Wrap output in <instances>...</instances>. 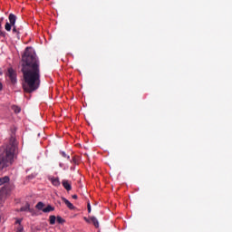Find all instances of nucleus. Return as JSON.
<instances>
[{
	"label": "nucleus",
	"mask_w": 232,
	"mask_h": 232,
	"mask_svg": "<svg viewBox=\"0 0 232 232\" xmlns=\"http://www.w3.org/2000/svg\"><path fill=\"white\" fill-rule=\"evenodd\" d=\"M22 73L24 82L22 84L25 93H34L41 86V69L39 60L32 47H26L22 55Z\"/></svg>",
	"instance_id": "nucleus-1"
},
{
	"label": "nucleus",
	"mask_w": 232,
	"mask_h": 232,
	"mask_svg": "<svg viewBox=\"0 0 232 232\" xmlns=\"http://www.w3.org/2000/svg\"><path fill=\"white\" fill-rule=\"evenodd\" d=\"M16 150L17 142L15 141V137L11 136L9 143L4 147V151L0 154V171H3L5 168H8V166H12Z\"/></svg>",
	"instance_id": "nucleus-2"
},
{
	"label": "nucleus",
	"mask_w": 232,
	"mask_h": 232,
	"mask_svg": "<svg viewBox=\"0 0 232 232\" xmlns=\"http://www.w3.org/2000/svg\"><path fill=\"white\" fill-rule=\"evenodd\" d=\"M7 77H9L11 83L13 85L17 84V72L14 70V68H8L7 70Z\"/></svg>",
	"instance_id": "nucleus-3"
},
{
	"label": "nucleus",
	"mask_w": 232,
	"mask_h": 232,
	"mask_svg": "<svg viewBox=\"0 0 232 232\" xmlns=\"http://www.w3.org/2000/svg\"><path fill=\"white\" fill-rule=\"evenodd\" d=\"M9 193H10V187L8 185H5L1 188V189H0V204H3V200H5V198Z\"/></svg>",
	"instance_id": "nucleus-4"
},
{
	"label": "nucleus",
	"mask_w": 232,
	"mask_h": 232,
	"mask_svg": "<svg viewBox=\"0 0 232 232\" xmlns=\"http://www.w3.org/2000/svg\"><path fill=\"white\" fill-rule=\"evenodd\" d=\"M62 185L63 186L64 189H66V191H72V182H70L68 179H63L62 181Z\"/></svg>",
	"instance_id": "nucleus-5"
},
{
	"label": "nucleus",
	"mask_w": 232,
	"mask_h": 232,
	"mask_svg": "<svg viewBox=\"0 0 232 232\" xmlns=\"http://www.w3.org/2000/svg\"><path fill=\"white\" fill-rule=\"evenodd\" d=\"M62 200L63 202H64L65 206H67L69 209H75V206H73V204H72V202H70V200H68L66 198L62 197Z\"/></svg>",
	"instance_id": "nucleus-6"
},
{
	"label": "nucleus",
	"mask_w": 232,
	"mask_h": 232,
	"mask_svg": "<svg viewBox=\"0 0 232 232\" xmlns=\"http://www.w3.org/2000/svg\"><path fill=\"white\" fill-rule=\"evenodd\" d=\"M9 24L15 26V21H17V16L14 14H10L9 16Z\"/></svg>",
	"instance_id": "nucleus-7"
},
{
	"label": "nucleus",
	"mask_w": 232,
	"mask_h": 232,
	"mask_svg": "<svg viewBox=\"0 0 232 232\" xmlns=\"http://www.w3.org/2000/svg\"><path fill=\"white\" fill-rule=\"evenodd\" d=\"M50 180L53 186H55L56 188H59V186H61V181L59 180V178H51Z\"/></svg>",
	"instance_id": "nucleus-8"
},
{
	"label": "nucleus",
	"mask_w": 232,
	"mask_h": 232,
	"mask_svg": "<svg viewBox=\"0 0 232 232\" xmlns=\"http://www.w3.org/2000/svg\"><path fill=\"white\" fill-rule=\"evenodd\" d=\"M10 182V177L5 176L0 178V186H3V184H8Z\"/></svg>",
	"instance_id": "nucleus-9"
},
{
	"label": "nucleus",
	"mask_w": 232,
	"mask_h": 232,
	"mask_svg": "<svg viewBox=\"0 0 232 232\" xmlns=\"http://www.w3.org/2000/svg\"><path fill=\"white\" fill-rule=\"evenodd\" d=\"M52 211H55V207H52V205H47V207L43 209V213H50Z\"/></svg>",
	"instance_id": "nucleus-10"
},
{
	"label": "nucleus",
	"mask_w": 232,
	"mask_h": 232,
	"mask_svg": "<svg viewBox=\"0 0 232 232\" xmlns=\"http://www.w3.org/2000/svg\"><path fill=\"white\" fill-rule=\"evenodd\" d=\"M90 219H91V222H92L94 227L98 228L99 227V220H97V218L91 217Z\"/></svg>",
	"instance_id": "nucleus-11"
},
{
	"label": "nucleus",
	"mask_w": 232,
	"mask_h": 232,
	"mask_svg": "<svg viewBox=\"0 0 232 232\" xmlns=\"http://www.w3.org/2000/svg\"><path fill=\"white\" fill-rule=\"evenodd\" d=\"M36 209H38L39 211H43L44 208V203H43V201H39L36 206H35Z\"/></svg>",
	"instance_id": "nucleus-12"
},
{
	"label": "nucleus",
	"mask_w": 232,
	"mask_h": 232,
	"mask_svg": "<svg viewBox=\"0 0 232 232\" xmlns=\"http://www.w3.org/2000/svg\"><path fill=\"white\" fill-rule=\"evenodd\" d=\"M55 220H57V217L54 215L49 217V224H51V226L55 224Z\"/></svg>",
	"instance_id": "nucleus-13"
},
{
	"label": "nucleus",
	"mask_w": 232,
	"mask_h": 232,
	"mask_svg": "<svg viewBox=\"0 0 232 232\" xmlns=\"http://www.w3.org/2000/svg\"><path fill=\"white\" fill-rule=\"evenodd\" d=\"M12 110L14 111V113H21V107L13 105Z\"/></svg>",
	"instance_id": "nucleus-14"
},
{
	"label": "nucleus",
	"mask_w": 232,
	"mask_h": 232,
	"mask_svg": "<svg viewBox=\"0 0 232 232\" xmlns=\"http://www.w3.org/2000/svg\"><path fill=\"white\" fill-rule=\"evenodd\" d=\"M56 222L58 224H64V222H66V220L64 218H63L61 216H57L56 217Z\"/></svg>",
	"instance_id": "nucleus-15"
},
{
	"label": "nucleus",
	"mask_w": 232,
	"mask_h": 232,
	"mask_svg": "<svg viewBox=\"0 0 232 232\" xmlns=\"http://www.w3.org/2000/svg\"><path fill=\"white\" fill-rule=\"evenodd\" d=\"M20 211H30V204L26 203V205L24 207H22L20 208Z\"/></svg>",
	"instance_id": "nucleus-16"
},
{
	"label": "nucleus",
	"mask_w": 232,
	"mask_h": 232,
	"mask_svg": "<svg viewBox=\"0 0 232 232\" xmlns=\"http://www.w3.org/2000/svg\"><path fill=\"white\" fill-rule=\"evenodd\" d=\"M12 24H10V23L6 22L5 23V28L6 30V32H10L12 30Z\"/></svg>",
	"instance_id": "nucleus-17"
},
{
	"label": "nucleus",
	"mask_w": 232,
	"mask_h": 232,
	"mask_svg": "<svg viewBox=\"0 0 232 232\" xmlns=\"http://www.w3.org/2000/svg\"><path fill=\"white\" fill-rule=\"evenodd\" d=\"M21 30V28H18L17 29V26H15V25H13V34H17V35H19V34H20V31Z\"/></svg>",
	"instance_id": "nucleus-18"
},
{
	"label": "nucleus",
	"mask_w": 232,
	"mask_h": 232,
	"mask_svg": "<svg viewBox=\"0 0 232 232\" xmlns=\"http://www.w3.org/2000/svg\"><path fill=\"white\" fill-rule=\"evenodd\" d=\"M1 30H3V28H0V37H3V39H6V33Z\"/></svg>",
	"instance_id": "nucleus-19"
},
{
	"label": "nucleus",
	"mask_w": 232,
	"mask_h": 232,
	"mask_svg": "<svg viewBox=\"0 0 232 232\" xmlns=\"http://www.w3.org/2000/svg\"><path fill=\"white\" fill-rule=\"evenodd\" d=\"M87 209H88V213H92V206L90 205V203H88L87 205Z\"/></svg>",
	"instance_id": "nucleus-20"
},
{
	"label": "nucleus",
	"mask_w": 232,
	"mask_h": 232,
	"mask_svg": "<svg viewBox=\"0 0 232 232\" xmlns=\"http://www.w3.org/2000/svg\"><path fill=\"white\" fill-rule=\"evenodd\" d=\"M3 21H5V18L4 17H1L0 18V28H3Z\"/></svg>",
	"instance_id": "nucleus-21"
},
{
	"label": "nucleus",
	"mask_w": 232,
	"mask_h": 232,
	"mask_svg": "<svg viewBox=\"0 0 232 232\" xmlns=\"http://www.w3.org/2000/svg\"><path fill=\"white\" fill-rule=\"evenodd\" d=\"M21 222H23V219H17L15 221V224H18V226H21Z\"/></svg>",
	"instance_id": "nucleus-22"
},
{
	"label": "nucleus",
	"mask_w": 232,
	"mask_h": 232,
	"mask_svg": "<svg viewBox=\"0 0 232 232\" xmlns=\"http://www.w3.org/2000/svg\"><path fill=\"white\" fill-rule=\"evenodd\" d=\"M72 198H73L74 200H77L78 197H77L76 194H74V195L72 196Z\"/></svg>",
	"instance_id": "nucleus-23"
},
{
	"label": "nucleus",
	"mask_w": 232,
	"mask_h": 232,
	"mask_svg": "<svg viewBox=\"0 0 232 232\" xmlns=\"http://www.w3.org/2000/svg\"><path fill=\"white\" fill-rule=\"evenodd\" d=\"M84 220H85V222L90 223V220H92V219H89L88 218H84Z\"/></svg>",
	"instance_id": "nucleus-24"
},
{
	"label": "nucleus",
	"mask_w": 232,
	"mask_h": 232,
	"mask_svg": "<svg viewBox=\"0 0 232 232\" xmlns=\"http://www.w3.org/2000/svg\"><path fill=\"white\" fill-rule=\"evenodd\" d=\"M3 90V83L0 82V92Z\"/></svg>",
	"instance_id": "nucleus-25"
},
{
	"label": "nucleus",
	"mask_w": 232,
	"mask_h": 232,
	"mask_svg": "<svg viewBox=\"0 0 232 232\" xmlns=\"http://www.w3.org/2000/svg\"><path fill=\"white\" fill-rule=\"evenodd\" d=\"M63 157H66V153L65 152H62Z\"/></svg>",
	"instance_id": "nucleus-26"
},
{
	"label": "nucleus",
	"mask_w": 232,
	"mask_h": 232,
	"mask_svg": "<svg viewBox=\"0 0 232 232\" xmlns=\"http://www.w3.org/2000/svg\"><path fill=\"white\" fill-rule=\"evenodd\" d=\"M58 204H61V201H58Z\"/></svg>",
	"instance_id": "nucleus-27"
}]
</instances>
